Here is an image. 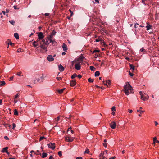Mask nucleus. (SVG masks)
<instances>
[{"instance_id":"a211bd4d","label":"nucleus","mask_w":159,"mask_h":159,"mask_svg":"<svg viewBox=\"0 0 159 159\" xmlns=\"http://www.w3.org/2000/svg\"><path fill=\"white\" fill-rule=\"evenodd\" d=\"M14 36L15 38L17 39H18L19 38V36L18 34L17 33H15L14 34Z\"/></svg>"},{"instance_id":"6e6d98bb","label":"nucleus","mask_w":159,"mask_h":159,"mask_svg":"<svg viewBox=\"0 0 159 159\" xmlns=\"http://www.w3.org/2000/svg\"><path fill=\"white\" fill-rule=\"evenodd\" d=\"M107 83H108V84H110L111 83V81L110 80H108L107 81Z\"/></svg>"},{"instance_id":"f3484780","label":"nucleus","mask_w":159,"mask_h":159,"mask_svg":"<svg viewBox=\"0 0 159 159\" xmlns=\"http://www.w3.org/2000/svg\"><path fill=\"white\" fill-rule=\"evenodd\" d=\"M148 24V25L146 26V28H147V30H148L150 29H151V27H152V25H150L148 24V23H147Z\"/></svg>"},{"instance_id":"72a5a7b5","label":"nucleus","mask_w":159,"mask_h":159,"mask_svg":"<svg viewBox=\"0 0 159 159\" xmlns=\"http://www.w3.org/2000/svg\"><path fill=\"white\" fill-rule=\"evenodd\" d=\"M9 22L12 25H14V24H15V21L13 20H10L9 21Z\"/></svg>"},{"instance_id":"c85d7f7f","label":"nucleus","mask_w":159,"mask_h":159,"mask_svg":"<svg viewBox=\"0 0 159 159\" xmlns=\"http://www.w3.org/2000/svg\"><path fill=\"white\" fill-rule=\"evenodd\" d=\"M14 114L15 115H18V111L16 109L14 110Z\"/></svg>"},{"instance_id":"423d86ee","label":"nucleus","mask_w":159,"mask_h":159,"mask_svg":"<svg viewBox=\"0 0 159 159\" xmlns=\"http://www.w3.org/2000/svg\"><path fill=\"white\" fill-rule=\"evenodd\" d=\"M55 144L54 143H51L47 144L48 147L52 150L54 149L55 148Z\"/></svg>"},{"instance_id":"37998d69","label":"nucleus","mask_w":159,"mask_h":159,"mask_svg":"<svg viewBox=\"0 0 159 159\" xmlns=\"http://www.w3.org/2000/svg\"><path fill=\"white\" fill-rule=\"evenodd\" d=\"M111 109L113 111H116L115 107L114 106H113L111 108Z\"/></svg>"},{"instance_id":"a878e982","label":"nucleus","mask_w":159,"mask_h":159,"mask_svg":"<svg viewBox=\"0 0 159 159\" xmlns=\"http://www.w3.org/2000/svg\"><path fill=\"white\" fill-rule=\"evenodd\" d=\"M37 41H34L33 43V45L34 47H36L38 45V44H36Z\"/></svg>"},{"instance_id":"1a4fd4ad","label":"nucleus","mask_w":159,"mask_h":159,"mask_svg":"<svg viewBox=\"0 0 159 159\" xmlns=\"http://www.w3.org/2000/svg\"><path fill=\"white\" fill-rule=\"evenodd\" d=\"M38 39L39 40L43 39L44 36L42 32H40L38 35Z\"/></svg>"},{"instance_id":"0eeeda50","label":"nucleus","mask_w":159,"mask_h":159,"mask_svg":"<svg viewBox=\"0 0 159 159\" xmlns=\"http://www.w3.org/2000/svg\"><path fill=\"white\" fill-rule=\"evenodd\" d=\"M101 28V27L100 26V29ZM100 34H102V35H105L107 34V31L103 28H102L101 29H100Z\"/></svg>"},{"instance_id":"6e6552de","label":"nucleus","mask_w":159,"mask_h":159,"mask_svg":"<svg viewBox=\"0 0 159 159\" xmlns=\"http://www.w3.org/2000/svg\"><path fill=\"white\" fill-rule=\"evenodd\" d=\"M47 60L50 62H51L54 61V58L53 57L52 55H49L47 57Z\"/></svg>"},{"instance_id":"bb28decb","label":"nucleus","mask_w":159,"mask_h":159,"mask_svg":"<svg viewBox=\"0 0 159 159\" xmlns=\"http://www.w3.org/2000/svg\"><path fill=\"white\" fill-rule=\"evenodd\" d=\"M89 152H90V151H89V149H86V150L84 152V154H85V153L89 154Z\"/></svg>"},{"instance_id":"ddd939ff","label":"nucleus","mask_w":159,"mask_h":159,"mask_svg":"<svg viewBox=\"0 0 159 159\" xmlns=\"http://www.w3.org/2000/svg\"><path fill=\"white\" fill-rule=\"evenodd\" d=\"M62 48L64 51L66 52H67V45H66L65 43H63L62 46Z\"/></svg>"},{"instance_id":"79ce46f5","label":"nucleus","mask_w":159,"mask_h":159,"mask_svg":"<svg viewBox=\"0 0 159 159\" xmlns=\"http://www.w3.org/2000/svg\"><path fill=\"white\" fill-rule=\"evenodd\" d=\"M21 50H22V49L21 48H19L17 49V52H22Z\"/></svg>"},{"instance_id":"603ef678","label":"nucleus","mask_w":159,"mask_h":159,"mask_svg":"<svg viewBox=\"0 0 159 159\" xmlns=\"http://www.w3.org/2000/svg\"><path fill=\"white\" fill-rule=\"evenodd\" d=\"M4 138L6 140H9V138L7 136H5L4 137Z\"/></svg>"},{"instance_id":"bf43d9fd","label":"nucleus","mask_w":159,"mask_h":159,"mask_svg":"<svg viewBox=\"0 0 159 159\" xmlns=\"http://www.w3.org/2000/svg\"><path fill=\"white\" fill-rule=\"evenodd\" d=\"M49 159H54V158L51 155L50 156Z\"/></svg>"},{"instance_id":"4c0bfd02","label":"nucleus","mask_w":159,"mask_h":159,"mask_svg":"<svg viewBox=\"0 0 159 159\" xmlns=\"http://www.w3.org/2000/svg\"><path fill=\"white\" fill-rule=\"evenodd\" d=\"M140 51L142 52H144L145 51V50L143 48H142L140 49Z\"/></svg>"},{"instance_id":"2eb2a0df","label":"nucleus","mask_w":159,"mask_h":159,"mask_svg":"<svg viewBox=\"0 0 159 159\" xmlns=\"http://www.w3.org/2000/svg\"><path fill=\"white\" fill-rule=\"evenodd\" d=\"M8 148L7 147H5L3 148L2 150L1 151L2 152H7V149Z\"/></svg>"},{"instance_id":"2f4dec72","label":"nucleus","mask_w":159,"mask_h":159,"mask_svg":"<svg viewBox=\"0 0 159 159\" xmlns=\"http://www.w3.org/2000/svg\"><path fill=\"white\" fill-rule=\"evenodd\" d=\"M88 81L89 82H93V79L89 78L88 79Z\"/></svg>"},{"instance_id":"864d4df0","label":"nucleus","mask_w":159,"mask_h":159,"mask_svg":"<svg viewBox=\"0 0 159 159\" xmlns=\"http://www.w3.org/2000/svg\"><path fill=\"white\" fill-rule=\"evenodd\" d=\"M77 76L79 78H81L82 76L81 75L79 74L78 75H77Z\"/></svg>"},{"instance_id":"ea45409f","label":"nucleus","mask_w":159,"mask_h":159,"mask_svg":"<svg viewBox=\"0 0 159 159\" xmlns=\"http://www.w3.org/2000/svg\"><path fill=\"white\" fill-rule=\"evenodd\" d=\"M103 84L104 85H107V86L108 87V86L107 85V81H103Z\"/></svg>"},{"instance_id":"f8f14e48","label":"nucleus","mask_w":159,"mask_h":159,"mask_svg":"<svg viewBox=\"0 0 159 159\" xmlns=\"http://www.w3.org/2000/svg\"><path fill=\"white\" fill-rule=\"evenodd\" d=\"M76 84V80H73L70 82V86H74Z\"/></svg>"},{"instance_id":"4d7b16f0","label":"nucleus","mask_w":159,"mask_h":159,"mask_svg":"<svg viewBox=\"0 0 159 159\" xmlns=\"http://www.w3.org/2000/svg\"><path fill=\"white\" fill-rule=\"evenodd\" d=\"M147 0H142V3L145 4V2Z\"/></svg>"},{"instance_id":"412c9836","label":"nucleus","mask_w":159,"mask_h":159,"mask_svg":"<svg viewBox=\"0 0 159 159\" xmlns=\"http://www.w3.org/2000/svg\"><path fill=\"white\" fill-rule=\"evenodd\" d=\"M5 85V82L4 81H0V86H3Z\"/></svg>"},{"instance_id":"58836bf2","label":"nucleus","mask_w":159,"mask_h":159,"mask_svg":"<svg viewBox=\"0 0 159 159\" xmlns=\"http://www.w3.org/2000/svg\"><path fill=\"white\" fill-rule=\"evenodd\" d=\"M58 155L59 156H62V152L61 151H59L58 152Z\"/></svg>"},{"instance_id":"774afa93","label":"nucleus","mask_w":159,"mask_h":159,"mask_svg":"<svg viewBox=\"0 0 159 159\" xmlns=\"http://www.w3.org/2000/svg\"><path fill=\"white\" fill-rule=\"evenodd\" d=\"M116 158V157L115 156H113L112 157H110L109 159H114Z\"/></svg>"},{"instance_id":"338daca9","label":"nucleus","mask_w":159,"mask_h":159,"mask_svg":"<svg viewBox=\"0 0 159 159\" xmlns=\"http://www.w3.org/2000/svg\"><path fill=\"white\" fill-rule=\"evenodd\" d=\"M13 78V76L10 77V78L9 80H12Z\"/></svg>"},{"instance_id":"20e7f679","label":"nucleus","mask_w":159,"mask_h":159,"mask_svg":"<svg viewBox=\"0 0 159 159\" xmlns=\"http://www.w3.org/2000/svg\"><path fill=\"white\" fill-rule=\"evenodd\" d=\"M55 42L54 40H53L52 36H49L46 38L45 43L48 45L49 43H53Z\"/></svg>"},{"instance_id":"393cba45","label":"nucleus","mask_w":159,"mask_h":159,"mask_svg":"<svg viewBox=\"0 0 159 159\" xmlns=\"http://www.w3.org/2000/svg\"><path fill=\"white\" fill-rule=\"evenodd\" d=\"M43 76H42L40 77L39 78H38L36 80H37V81L40 83L41 82H42V81H40V79H42V80H43Z\"/></svg>"},{"instance_id":"13d9d810","label":"nucleus","mask_w":159,"mask_h":159,"mask_svg":"<svg viewBox=\"0 0 159 159\" xmlns=\"http://www.w3.org/2000/svg\"><path fill=\"white\" fill-rule=\"evenodd\" d=\"M128 111L130 113H132V112H133V111L132 110H130V109H128Z\"/></svg>"},{"instance_id":"a19ab883","label":"nucleus","mask_w":159,"mask_h":159,"mask_svg":"<svg viewBox=\"0 0 159 159\" xmlns=\"http://www.w3.org/2000/svg\"><path fill=\"white\" fill-rule=\"evenodd\" d=\"M137 111L138 112H139L140 113H143L145 112L144 111L139 110H137Z\"/></svg>"},{"instance_id":"cd10ccee","label":"nucleus","mask_w":159,"mask_h":159,"mask_svg":"<svg viewBox=\"0 0 159 159\" xmlns=\"http://www.w3.org/2000/svg\"><path fill=\"white\" fill-rule=\"evenodd\" d=\"M60 117L59 116L57 117L56 119H55V120H56V121L55 122V123L57 124L58 123V121L59 120Z\"/></svg>"},{"instance_id":"4468645a","label":"nucleus","mask_w":159,"mask_h":159,"mask_svg":"<svg viewBox=\"0 0 159 159\" xmlns=\"http://www.w3.org/2000/svg\"><path fill=\"white\" fill-rule=\"evenodd\" d=\"M58 67L59 70L60 71H63L64 70V69L61 64L59 65Z\"/></svg>"},{"instance_id":"7c9ffc66","label":"nucleus","mask_w":159,"mask_h":159,"mask_svg":"<svg viewBox=\"0 0 159 159\" xmlns=\"http://www.w3.org/2000/svg\"><path fill=\"white\" fill-rule=\"evenodd\" d=\"M101 158L102 159H104L106 158V157L102 155V152L101 154H100V159Z\"/></svg>"},{"instance_id":"4be33fe9","label":"nucleus","mask_w":159,"mask_h":159,"mask_svg":"<svg viewBox=\"0 0 159 159\" xmlns=\"http://www.w3.org/2000/svg\"><path fill=\"white\" fill-rule=\"evenodd\" d=\"M65 89V88H64L63 89H60V90H57L58 92L60 93L61 94V93Z\"/></svg>"},{"instance_id":"69168bd1","label":"nucleus","mask_w":159,"mask_h":159,"mask_svg":"<svg viewBox=\"0 0 159 159\" xmlns=\"http://www.w3.org/2000/svg\"><path fill=\"white\" fill-rule=\"evenodd\" d=\"M76 159H82V157H77L76 158Z\"/></svg>"},{"instance_id":"f704fd0d","label":"nucleus","mask_w":159,"mask_h":159,"mask_svg":"<svg viewBox=\"0 0 159 159\" xmlns=\"http://www.w3.org/2000/svg\"><path fill=\"white\" fill-rule=\"evenodd\" d=\"M4 126L6 128L8 127L9 128H10L11 127V125L8 124H5L4 125Z\"/></svg>"},{"instance_id":"3c124183","label":"nucleus","mask_w":159,"mask_h":159,"mask_svg":"<svg viewBox=\"0 0 159 159\" xmlns=\"http://www.w3.org/2000/svg\"><path fill=\"white\" fill-rule=\"evenodd\" d=\"M21 72H18L17 73V75L19 76H21Z\"/></svg>"},{"instance_id":"7ed1b4c3","label":"nucleus","mask_w":159,"mask_h":159,"mask_svg":"<svg viewBox=\"0 0 159 159\" xmlns=\"http://www.w3.org/2000/svg\"><path fill=\"white\" fill-rule=\"evenodd\" d=\"M39 44L40 45V47L43 50L47 49L48 45L45 43V40L43 39H42L41 41H40Z\"/></svg>"},{"instance_id":"dca6fc26","label":"nucleus","mask_w":159,"mask_h":159,"mask_svg":"<svg viewBox=\"0 0 159 159\" xmlns=\"http://www.w3.org/2000/svg\"><path fill=\"white\" fill-rule=\"evenodd\" d=\"M149 98V97L148 95H147L146 96H143V97L142 98H141V99L144 101H145L146 100H148V99Z\"/></svg>"},{"instance_id":"c756f323","label":"nucleus","mask_w":159,"mask_h":159,"mask_svg":"<svg viewBox=\"0 0 159 159\" xmlns=\"http://www.w3.org/2000/svg\"><path fill=\"white\" fill-rule=\"evenodd\" d=\"M76 76H77V74L76 73H74L73 75L71 76V78L72 79H74Z\"/></svg>"},{"instance_id":"c03bdc74","label":"nucleus","mask_w":159,"mask_h":159,"mask_svg":"<svg viewBox=\"0 0 159 159\" xmlns=\"http://www.w3.org/2000/svg\"><path fill=\"white\" fill-rule=\"evenodd\" d=\"M103 145L105 148H106L107 147V143H106L104 142L103 143Z\"/></svg>"},{"instance_id":"b1692460","label":"nucleus","mask_w":159,"mask_h":159,"mask_svg":"<svg viewBox=\"0 0 159 159\" xmlns=\"http://www.w3.org/2000/svg\"><path fill=\"white\" fill-rule=\"evenodd\" d=\"M95 77H98L99 76V71H96L95 73Z\"/></svg>"},{"instance_id":"e433bc0d","label":"nucleus","mask_w":159,"mask_h":159,"mask_svg":"<svg viewBox=\"0 0 159 159\" xmlns=\"http://www.w3.org/2000/svg\"><path fill=\"white\" fill-rule=\"evenodd\" d=\"M139 94L141 95V98H142L143 97V94L142 93L141 91L139 92Z\"/></svg>"},{"instance_id":"6ab92c4d","label":"nucleus","mask_w":159,"mask_h":159,"mask_svg":"<svg viewBox=\"0 0 159 159\" xmlns=\"http://www.w3.org/2000/svg\"><path fill=\"white\" fill-rule=\"evenodd\" d=\"M7 41H9V42L7 43L8 45H10L12 46H13L14 45V43H12L11 42L10 40L8 39Z\"/></svg>"},{"instance_id":"f257e3e1","label":"nucleus","mask_w":159,"mask_h":159,"mask_svg":"<svg viewBox=\"0 0 159 159\" xmlns=\"http://www.w3.org/2000/svg\"><path fill=\"white\" fill-rule=\"evenodd\" d=\"M133 90L132 87L129 84H126V85L124 86L123 89V91L127 95H128L129 93H133Z\"/></svg>"},{"instance_id":"f03ea898","label":"nucleus","mask_w":159,"mask_h":159,"mask_svg":"<svg viewBox=\"0 0 159 159\" xmlns=\"http://www.w3.org/2000/svg\"><path fill=\"white\" fill-rule=\"evenodd\" d=\"M82 59L81 58H79L78 59H75L72 62V65H73L74 63H76L75 65V68L77 70H79L80 69L81 61H82Z\"/></svg>"},{"instance_id":"09e8293b","label":"nucleus","mask_w":159,"mask_h":159,"mask_svg":"<svg viewBox=\"0 0 159 159\" xmlns=\"http://www.w3.org/2000/svg\"><path fill=\"white\" fill-rule=\"evenodd\" d=\"M156 141H157V138L156 137H155L153 138V141L156 142Z\"/></svg>"},{"instance_id":"9b49d317","label":"nucleus","mask_w":159,"mask_h":159,"mask_svg":"<svg viewBox=\"0 0 159 159\" xmlns=\"http://www.w3.org/2000/svg\"><path fill=\"white\" fill-rule=\"evenodd\" d=\"M100 44H101L104 47L107 46V45L105 43L104 41H102L103 40L102 38H100Z\"/></svg>"},{"instance_id":"49530a36","label":"nucleus","mask_w":159,"mask_h":159,"mask_svg":"<svg viewBox=\"0 0 159 159\" xmlns=\"http://www.w3.org/2000/svg\"><path fill=\"white\" fill-rule=\"evenodd\" d=\"M12 125H13V128H12V129H13V130H14L15 129V128L16 127V125L15 124V123H13L12 124Z\"/></svg>"},{"instance_id":"473e14b6","label":"nucleus","mask_w":159,"mask_h":159,"mask_svg":"<svg viewBox=\"0 0 159 159\" xmlns=\"http://www.w3.org/2000/svg\"><path fill=\"white\" fill-rule=\"evenodd\" d=\"M90 70L92 71H94V70L95 69V68L93 66H90Z\"/></svg>"},{"instance_id":"680f3d73","label":"nucleus","mask_w":159,"mask_h":159,"mask_svg":"<svg viewBox=\"0 0 159 159\" xmlns=\"http://www.w3.org/2000/svg\"><path fill=\"white\" fill-rule=\"evenodd\" d=\"M129 74L131 76H132L133 75V74L130 72H129Z\"/></svg>"},{"instance_id":"8fccbe9b","label":"nucleus","mask_w":159,"mask_h":159,"mask_svg":"<svg viewBox=\"0 0 159 159\" xmlns=\"http://www.w3.org/2000/svg\"><path fill=\"white\" fill-rule=\"evenodd\" d=\"M96 52H99V50H94L93 51V53Z\"/></svg>"},{"instance_id":"052dcab7","label":"nucleus","mask_w":159,"mask_h":159,"mask_svg":"<svg viewBox=\"0 0 159 159\" xmlns=\"http://www.w3.org/2000/svg\"><path fill=\"white\" fill-rule=\"evenodd\" d=\"M70 11V16H71L72 15H73V13L72 11Z\"/></svg>"},{"instance_id":"0e129e2a","label":"nucleus","mask_w":159,"mask_h":159,"mask_svg":"<svg viewBox=\"0 0 159 159\" xmlns=\"http://www.w3.org/2000/svg\"><path fill=\"white\" fill-rule=\"evenodd\" d=\"M0 17L2 18L3 17V16L2 13H0Z\"/></svg>"},{"instance_id":"aec40b11","label":"nucleus","mask_w":159,"mask_h":159,"mask_svg":"<svg viewBox=\"0 0 159 159\" xmlns=\"http://www.w3.org/2000/svg\"><path fill=\"white\" fill-rule=\"evenodd\" d=\"M47 156V154L46 153H45V152H43V153L42 154V156L41 157L42 158H45V157H46Z\"/></svg>"},{"instance_id":"e2e57ef3","label":"nucleus","mask_w":159,"mask_h":159,"mask_svg":"<svg viewBox=\"0 0 159 159\" xmlns=\"http://www.w3.org/2000/svg\"><path fill=\"white\" fill-rule=\"evenodd\" d=\"M49 13H46L44 14V15L45 16H49Z\"/></svg>"},{"instance_id":"c9c22d12","label":"nucleus","mask_w":159,"mask_h":159,"mask_svg":"<svg viewBox=\"0 0 159 159\" xmlns=\"http://www.w3.org/2000/svg\"><path fill=\"white\" fill-rule=\"evenodd\" d=\"M56 33L55 31H53L51 33V34L50 36H52V39L53 36Z\"/></svg>"},{"instance_id":"5fc2aeb1","label":"nucleus","mask_w":159,"mask_h":159,"mask_svg":"<svg viewBox=\"0 0 159 159\" xmlns=\"http://www.w3.org/2000/svg\"><path fill=\"white\" fill-rule=\"evenodd\" d=\"M56 78L58 80H61V79H62V78L60 77H57Z\"/></svg>"},{"instance_id":"de8ad7c7","label":"nucleus","mask_w":159,"mask_h":159,"mask_svg":"<svg viewBox=\"0 0 159 159\" xmlns=\"http://www.w3.org/2000/svg\"><path fill=\"white\" fill-rule=\"evenodd\" d=\"M14 8L15 9H19V8L17 6H14Z\"/></svg>"},{"instance_id":"9d476101","label":"nucleus","mask_w":159,"mask_h":159,"mask_svg":"<svg viewBox=\"0 0 159 159\" xmlns=\"http://www.w3.org/2000/svg\"><path fill=\"white\" fill-rule=\"evenodd\" d=\"M110 127L111 128H112L113 129H114L116 127V123L115 122L113 121L111 122L110 124Z\"/></svg>"},{"instance_id":"5701e85b","label":"nucleus","mask_w":159,"mask_h":159,"mask_svg":"<svg viewBox=\"0 0 159 159\" xmlns=\"http://www.w3.org/2000/svg\"><path fill=\"white\" fill-rule=\"evenodd\" d=\"M129 66L130 67V69L132 70V71H134V66H133V65L131 64H130Z\"/></svg>"},{"instance_id":"39448f33","label":"nucleus","mask_w":159,"mask_h":159,"mask_svg":"<svg viewBox=\"0 0 159 159\" xmlns=\"http://www.w3.org/2000/svg\"><path fill=\"white\" fill-rule=\"evenodd\" d=\"M74 137H71L70 136H66L65 137V139L67 142H70L73 141Z\"/></svg>"},{"instance_id":"a18cd8bd","label":"nucleus","mask_w":159,"mask_h":159,"mask_svg":"<svg viewBox=\"0 0 159 159\" xmlns=\"http://www.w3.org/2000/svg\"><path fill=\"white\" fill-rule=\"evenodd\" d=\"M45 137H44V136L41 137H40V139H39V141H40L41 140H42V139H45Z\"/></svg>"}]
</instances>
